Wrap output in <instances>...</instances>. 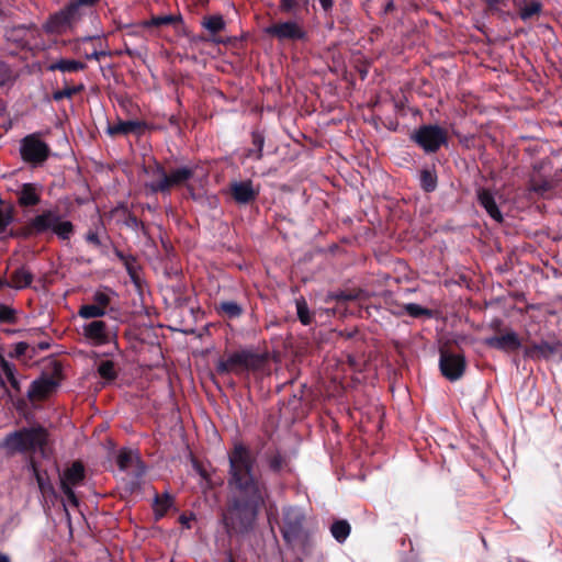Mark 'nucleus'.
Segmentation results:
<instances>
[{
	"mask_svg": "<svg viewBox=\"0 0 562 562\" xmlns=\"http://www.w3.org/2000/svg\"><path fill=\"white\" fill-rule=\"evenodd\" d=\"M105 56V53L104 52H98V50H94L92 52L91 54L87 55V58L88 59H95V60H100L101 57Z\"/></svg>",
	"mask_w": 562,
	"mask_h": 562,
	"instance_id": "56",
	"label": "nucleus"
},
{
	"mask_svg": "<svg viewBox=\"0 0 562 562\" xmlns=\"http://www.w3.org/2000/svg\"><path fill=\"white\" fill-rule=\"evenodd\" d=\"M82 18V12L77 11L70 3L66 4L59 11L50 14L44 23L43 29L47 34H65L68 30L79 22Z\"/></svg>",
	"mask_w": 562,
	"mask_h": 562,
	"instance_id": "9",
	"label": "nucleus"
},
{
	"mask_svg": "<svg viewBox=\"0 0 562 562\" xmlns=\"http://www.w3.org/2000/svg\"><path fill=\"white\" fill-rule=\"evenodd\" d=\"M14 221V207L12 205H5L0 199V234H4L8 231L10 224Z\"/></svg>",
	"mask_w": 562,
	"mask_h": 562,
	"instance_id": "37",
	"label": "nucleus"
},
{
	"mask_svg": "<svg viewBox=\"0 0 562 562\" xmlns=\"http://www.w3.org/2000/svg\"><path fill=\"white\" fill-rule=\"evenodd\" d=\"M29 344L25 342V341H20L18 344L14 345V349L13 351H10L9 352V357L10 358H21L22 356H24L29 349Z\"/></svg>",
	"mask_w": 562,
	"mask_h": 562,
	"instance_id": "50",
	"label": "nucleus"
},
{
	"mask_svg": "<svg viewBox=\"0 0 562 562\" xmlns=\"http://www.w3.org/2000/svg\"><path fill=\"white\" fill-rule=\"evenodd\" d=\"M19 321L18 311L7 304H0V324L14 325Z\"/></svg>",
	"mask_w": 562,
	"mask_h": 562,
	"instance_id": "43",
	"label": "nucleus"
},
{
	"mask_svg": "<svg viewBox=\"0 0 562 562\" xmlns=\"http://www.w3.org/2000/svg\"><path fill=\"white\" fill-rule=\"evenodd\" d=\"M439 353V369L441 374L451 382L460 380L467 368L464 355L450 351L447 348H440Z\"/></svg>",
	"mask_w": 562,
	"mask_h": 562,
	"instance_id": "12",
	"label": "nucleus"
},
{
	"mask_svg": "<svg viewBox=\"0 0 562 562\" xmlns=\"http://www.w3.org/2000/svg\"><path fill=\"white\" fill-rule=\"evenodd\" d=\"M303 19H292L283 22L273 23L266 29V33L280 42L283 41H305L307 32L301 25Z\"/></svg>",
	"mask_w": 562,
	"mask_h": 562,
	"instance_id": "13",
	"label": "nucleus"
},
{
	"mask_svg": "<svg viewBox=\"0 0 562 562\" xmlns=\"http://www.w3.org/2000/svg\"><path fill=\"white\" fill-rule=\"evenodd\" d=\"M57 387V382L52 376H41L34 380L27 391V397L33 400H45L48 397Z\"/></svg>",
	"mask_w": 562,
	"mask_h": 562,
	"instance_id": "24",
	"label": "nucleus"
},
{
	"mask_svg": "<svg viewBox=\"0 0 562 562\" xmlns=\"http://www.w3.org/2000/svg\"><path fill=\"white\" fill-rule=\"evenodd\" d=\"M542 11L543 4L538 0H532L519 9L518 15L524 22H527L535 16H539Z\"/></svg>",
	"mask_w": 562,
	"mask_h": 562,
	"instance_id": "35",
	"label": "nucleus"
},
{
	"mask_svg": "<svg viewBox=\"0 0 562 562\" xmlns=\"http://www.w3.org/2000/svg\"><path fill=\"white\" fill-rule=\"evenodd\" d=\"M479 204L486 211V213L497 223L503 222V214L498 209L493 193L485 188H480L476 191Z\"/></svg>",
	"mask_w": 562,
	"mask_h": 562,
	"instance_id": "26",
	"label": "nucleus"
},
{
	"mask_svg": "<svg viewBox=\"0 0 562 562\" xmlns=\"http://www.w3.org/2000/svg\"><path fill=\"white\" fill-rule=\"evenodd\" d=\"M34 280L33 272L25 266L14 269L8 279V288L23 290L29 288Z\"/></svg>",
	"mask_w": 562,
	"mask_h": 562,
	"instance_id": "27",
	"label": "nucleus"
},
{
	"mask_svg": "<svg viewBox=\"0 0 562 562\" xmlns=\"http://www.w3.org/2000/svg\"><path fill=\"white\" fill-rule=\"evenodd\" d=\"M126 269L127 274L130 276L131 280L134 283H137L139 281L138 276V266L136 257L133 255H128L125 261L122 262Z\"/></svg>",
	"mask_w": 562,
	"mask_h": 562,
	"instance_id": "47",
	"label": "nucleus"
},
{
	"mask_svg": "<svg viewBox=\"0 0 562 562\" xmlns=\"http://www.w3.org/2000/svg\"><path fill=\"white\" fill-rule=\"evenodd\" d=\"M7 237H8V238H19L18 229H13V228H11V229L8 232Z\"/></svg>",
	"mask_w": 562,
	"mask_h": 562,
	"instance_id": "60",
	"label": "nucleus"
},
{
	"mask_svg": "<svg viewBox=\"0 0 562 562\" xmlns=\"http://www.w3.org/2000/svg\"><path fill=\"white\" fill-rule=\"evenodd\" d=\"M147 127L146 122L138 120H130L123 121L121 119L117 120L114 124H109L106 128V133L111 137H115L117 135H130L136 134L142 135Z\"/></svg>",
	"mask_w": 562,
	"mask_h": 562,
	"instance_id": "21",
	"label": "nucleus"
},
{
	"mask_svg": "<svg viewBox=\"0 0 562 562\" xmlns=\"http://www.w3.org/2000/svg\"><path fill=\"white\" fill-rule=\"evenodd\" d=\"M79 316L86 319L98 318L105 315V311L95 304H86L79 308Z\"/></svg>",
	"mask_w": 562,
	"mask_h": 562,
	"instance_id": "45",
	"label": "nucleus"
},
{
	"mask_svg": "<svg viewBox=\"0 0 562 562\" xmlns=\"http://www.w3.org/2000/svg\"><path fill=\"white\" fill-rule=\"evenodd\" d=\"M11 79V70L9 66L0 60V87L4 86Z\"/></svg>",
	"mask_w": 562,
	"mask_h": 562,
	"instance_id": "51",
	"label": "nucleus"
},
{
	"mask_svg": "<svg viewBox=\"0 0 562 562\" xmlns=\"http://www.w3.org/2000/svg\"><path fill=\"white\" fill-rule=\"evenodd\" d=\"M114 255L116 256V258L123 262L125 261V259L127 258L128 255L124 254L122 250L117 249L116 247H114Z\"/></svg>",
	"mask_w": 562,
	"mask_h": 562,
	"instance_id": "57",
	"label": "nucleus"
},
{
	"mask_svg": "<svg viewBox=\"0 0 562 562\" xmlns=\"http://www.w3.org/2000/svg\"><path fill=\"white\" fill-rule=\"evenodd\" d=\"M20 154L25 162L38 166L48 159L50 148L37 134H31L22 139Z\"/></svg>",
	"mask_w": 562,
	"mask_h": 562,
	"instance_id": "11",
	"label": "nucleus"
},
{
	"mask_svg": "<svg viewBox=\"0 0 562 562\" xmlns=\"http://www.w3.org/2000/svg\"><path fill=\"white\" fill-rule=\"evenodd\" d=\"M558 182L553 178H547L541 175H533L528 182V190L539 198L549 199L552 196Z\"/></svg>",
	"mask_w": 562,
	"mask_h": 562,
	"instance_id": "22",
	"label": "nucleus"
},
{
	"mask_svg": "<svg viewBox=\"0 0 562 562\" xmlns=\"http://www.w3.org/2000/svg\"><path fill=\"white\" fill-rule=\"evenodd\" d=\"M76 227L69 220L53 209L43 210L31 217L26 224L18 228L19 238L27 239L52 233L61 241H68L75 235Z\"/></svg>",
	"mask_w": 562,
	"mask_h": 562,
	"instance_id": "3",
	"label": "nucleus"
},
{
	"mask_svg": "<svg viewBox=\"0 0 562 562\" xmlns=\"http://www.w3.org/2000/svg\"><path fill=\"white\" fill-rule=\"evenodd\" d=\"M229 193L235 203L246 205L256 201L259 195V189L254 187L250 179L233 181L229 184Z\"/></svg>",
	"mask_w": 562,
	"mask_h": 562,
	"instance_id": "17",
	"label": "nucleus"
},
{
	"mask_svg": "<svg viewBox=\"0 0 562 562\" xmlns=\"http://www.w3.org/2000/svg\"><path fill=\"white\" fill-rule=\"evenodd\" d=\"M503 326V321L501 318L492 319L490 327L496 333H501Z\"/></svg>",
	"mask_w": 562,
	"mask_h": 562,
	"instance_id": "55",
	"label": "nucleus"
},
{
	"mask_svg": "<svg viewBox=\"0 0 562 562\" xmlns=\"http://www.w3.org/2000/svg\"><path fill=\"white\" fill-rule=\"evenodd\" d=\"M263 460L268 470L273 475H281L290 467V459L278 447L267 449L263 453Z\"/></svg>",
	"mask_w": 562,
	"mask_h": 562,
	"instance_id": "19",
	"label": "nucleus"
},
{
	"mask_svg": "<svg viewBox=\"0 0 562 562\" xmlns=\"http://www.w3.org/2000/svg\"><path fill=\"white\" fill-rule=\"evenodd\" d=\"M190 519H191V518L187 517L186 515H181V516L179 517V522H180L181 525H184V526H187L188 528H190V525H189Z\"/></svg>",
	"mask_w": 562,
	"mask_h": 562,
	"instance_id": "58",
	"label": "nucleus"
},
{
	"mask_svg": "<svg viewBox=\"0 0 562 562\" xmlns=\"http://www.w3.org/2000/svg\"><path fill=\"white\" fill-rule=\"evenodd\" d=\"M484 345L504 352H514L521 348V340L514 330H508L502 335L486 337Z\"/></svg>",
	"mask_w": 562,
	"mask_h": 562,
	"instance_id": "18",
	"label": "nucleus"
},
{
	"mask_svg": "<svg viewBox=\"0 0 562 562\" xmlns=\"http://www.w3.org/2000/svg\"><path fill=\"white\" fill-rule=\"evenodd\" d=\"M524 357L532 360H549L554 357L562 359V341L554 338L553 340L530 342L524 348Z\"/></svg>",
	"mask_w": 562,
	"mask_h": 562,
	"instance_id": "14",
	"label": "nucleus"
},
{
	"mask_svg": "<svg viewBox=\"0 0 562 562\" xmlns=\"http://www.w3.org/2000/svg\"><path fill=\"white\" fill-rule=\"evenodd\" d=\"M350 531V524L345 519L335 520L330 526V533L339 543L345 542V540L349 537Z\"/></svg>",
	"mask_w": 562,
	"mask_h": 562,
	"instance_id": "34",
	"label": "nucleus"
},
{
	"mask_svg": "<svg viewBox=\"0 0 562 562\" xmlns=\"http://www.w3.org/2000/svg\"><path fill=\"white\" fill-rule=\"evenodd\" d=\"M48 431L41 425L23 427L8 434L0 447L8 456L15 453H33L37 449L42 452L47 443Z\"/></svg>",
	"mask_w": 562,
	"mask_h": 562,
	"instance_id": "5",
	"label": "nucleus"
},
{
	"mask_svg": "<svg viewBox=\"0 0 562 562\" xmlns=\"http://www.w3.org/2000/svg\"><path fill=\"white\" fill-rule=\"evenodd\" d=\"M83 335L94 346L106 345L111 341V331L105 322L92 321L83 326Z\"/></svg>",
	"mask_w": 562,
	"mask_h": 562,
	"instance_id": "20",
	"label": "nucleus"
},
{
	"mask_svg": "<svg viewBox=\"0 0 562 562\" xmlns=\"http://www.w3.org/2000/svg\"><path fill=\"white\" fill-rule=\"evenodd\" d=\"M85 477L83 464L80 461H75L60 476V485L66 484L67 486L76 487L82 484Z\"/></svg>",
	"mask_w": 562,
	"mask_h": 562,
	"instance_id": "28",
	"label": "nucleus"
},
{
	"mask_svg": "<svg viewBox=\"0 0 562 562\" xmlns=\"http://www.w3.org/2000/svg\"><path fill=\"white\" fill-rule=\"evenodd\" d=\"M60 490L64 493V495L66 496L67 501L72 506H75V507L79 506V499L77 498L72 486H67L66 484H61Z\"/></svg>",
	"mask_w": 562,
	"mask_h": 562,
	"instance_id": "49",
	"label": "nucleus"
},
{
	"mask_svg": "<svg viewBox=\"0 0 562 562\" xmlns=\"http://www.w3.org/2000/svg\"><path fill=\"white\" fill-rule=\"evenodd\" d=\"M196 169V165H184L167 170L161 162L153 158L151 164H149L144 170L154 179L146 182L145 188L151 194L160 193L162 195H170L173 189L179 188H186L193 191V187L190 184V181L193 179Z\"/></svg>",
	"mask_w": 562,
	"mask_h": 562,
	"instance_id": "2",
	"label": "nucleus"
},
{
	"mask_svg": "<svg viewBox=\"0 0 562 562\" xmlns=\"http://www.w3.org/2000/svg\"><path fill=\"white\" fill-rule=\"evenodd\" d=\"M411 140L420 147L426 154H435L441 147H448V131L438 124H423L416 128Z\"/></svg>",
	"mask_w": 562,
	"mask_h": 562,
	"instance_id": "8",
	"label": "nucleus"
},
{
	"mask_svg": "<svg viewBox=\"0 0 562 562\" xmlns=\"http://www.w3.org/2000/svg\"><path fill=\"white\" fill-rule=\"evenodd\" d=\"M76 227L69 220L53 209L43 210L31 217L26 224L18 228L19 238L27 239L52 233L61 241H68L75 235Z\"/></svg>",
	"mask_w": 562,
	"mask_h": 562,
	"instance_id": "4",
	"label": "nucleus"
},
{
	"mask_svg": "<svg viewBox=\"0 0 562 562\" xmlns=\"http://www.w3.org/2000/svg\"><path fill=\"white\" fill-rule=\"evenodd\" d=\"M134 461V453L131 449L123 448L120 450L116 458V463L121 471H126L130 469Z\"/></svg>",
	"mask_w": 562,
	"mask_h": 562,
	"instance_id": "44",
	"label": "nucleus"
},
{
	"mask_svg": "<svg viewBox=\"0 0 562 562\" xmlns=\"http://www.w3.org/2000/svg\"><path fill=\"white\" fill-rule=\"evenodd\" d=\"M403 310L406 314L414 318L427 317L431 318L434 316V311L427 307H423L416 303H407L403 306Z\"/></svg>",
	"mask_w": 562,
	"mask_h": 562,
	"instance_id": "40",
	"label": "nucleus"
},
{
	"mask_svg": "<svg viewBox=\"0 0 562 562\" xmlns=\"http://www.w3.org/2000/svg\"><path fill=\"white\" fill-rule=\"evenodd\" d=\"M99 375L106 381H114L117 378L115 364L112 360H104L98 367Z\"/></svg>",
	"mask_w": 562,
	"mask_h": 562,
	"instance_id": "41",
	"label": "nucleus"
},
{
	"mask_svg": "<svg viewBox=\"0 0 562 562\" xmlns=\"http://www.w3.org/2000/svg\"><path fill=\"white\" fill-rule=\"evenodd\" d=\"M305 515L297 507H288L283 510L281 535L290 547L303 546L310 539V531L304 526Z\"/></svg>",
	"mask_w": 562,
	"mask_h": 562,
	"instance_id": "6",
	"label": "nucleus"
},
{
	"mask_svg": "<svg viewBox=\"0 0 562 562\" xmlns=\"http://www.w3.org/2000/svg\"><path fill=\"white\" fill-rule=\"evenodd\" d=\"M99 2L100 0H74L69 3L74 5L77 11H81L82 7H94Z\"/></svg>",
	"mask_w": 562,
	"mask_h": 562,
	"instance_id": "52",
	"label": "nucleus"
},
{
	"mask_svg": "<svg viewBox=\"0 0 562 562\" xmlns=\"http://www.w3.org/2000/svg\"><path fill=\"white\" fill-rule=\"evenodd\" d=\"M172 504L173 497L170 494L164 493L162 495H157L155 498V514L157 518L165 516Z\"/></svg>",
	"mask_w": 562,
	"mask_h": 562,
	"instance_id": "39",
	"label": "nucleus"
},
{
	"mask_svg": "<svg viewBox=\"0 0 562 562\" xmlns=\"http://www.w3.org/2000/svg\"><path fill=\"white\" fill-rule=\"evenodd\" d=\"M8 288V279L0 278V289Z\"/></svg>",
	"mask_w": 562,
	"mask_h": 562,
	"instance_id": "62",
	"label": "nucleus"
},
{
	"mask_svg": "<svg viewBox=\"0 0 562 562\" xmlns=\"http://www.w3.org/2000/svg\"><path fill=\"white\" fill-rule=\"evenodd\" d=\"M49 347H50V344L47 341H41L37 345V349H40V350H47V349H49Z\"/></svg>",
	"mask_w": 562,
	"mask_h": 562,
	"instance_id": "59",
	"label": "nucleus"
},
{
	"mask_svg": "<svg viewBox=\"0 0 562 562\" xmlns=\"http://www.w3.org/2000/svg\"><path fill=\"white\" fill-rule=\"evenodd\" d=\"M251 144L252 147L248 148L245 154L244 158H252L255 160H261L262 158V150L265 146V135L259 130H254L251 132Z\"/></svg>",
	"mask_w": 562,
	"mask_h": 562,
	"instance_id": "31",
	"label": "nucleus"
},
{
	"mask_svg": "<svg viewBox=\"0 0 562 562\" xmlns=\"http://www.w3.org/2000/svg\"><path fill=\"white\" fill-rule=\"evenodd\" d=\"M65 87L59 90H55L52 93V99L56 102L61 101L63 99H72L75 95L85 91V85L79 83L77 86H68L66 79L64 80Z\"/></svg>",
	"mask_w": 562,
	"mask_h": 562,
	"instance_id": "33",
	"label": "nucleus"
},
{
	"mask_svg": "<svg viewBox=\"0 0 562 562\" xmlns=\"http://www.w3.org/2000/svg\"><path fill=\"white\" fill-rule=\"evenodd\" d=\"M182 23L181 14H166V15H151L150 19L139 22V26L149 32L151 35H156L158 30L164 26H176Z\"/></svg>",
	"mask_w": 562,
	"mask_h": 562,
	"instance_id": "23",
	"label": "nucleus"
},
{
	"mask_svg": "<svg viewBox=\"0 0 562 562\" xmlns=\"http://www.w3.org/2000/svg\"><path fill=\"white\" fill-rule=\"evenodd\" d=\"M296 314L300 319V322L307 326L312 323L313 316L310 312V308L307 306V303L304 297L297 299L296 302Z\"/></svg>",
	"mask_w": 562,
	"mask_h": 562,
	"instance_id": "42",
	"label": "nucleus"
},
{
	"mask_svg": "<svg viewBox=\"0 0 562 562\" xmlns=\"http://www.w3.org/2000/svg\"><path fill=\"white\" fill-rule=\"evenodd\" d=\"M488 11L497 12L499 11V5L505 2V0H484Z\"/></svg>",
	"mask_w": 562,
	"mask_h": 562,
	"instance_id": "53",
	"label": "nucleus"
},
{
	"mask_svg": "<svg viewBox=\"0 0 562 562\" xmlns=\"http://www.w3.org/2000/svg\"><path fill=\"white\" fill-rule=\"evenodd\" d=\"M16 203L21 209H31L42 202L43 186L36 182H25L14 191Z\"/></svg>",
	"mask_w": 562,
	"mask_h": 562,
	"instance_id": "16",
	"label": "nucleus"
},
{
	"mask_svg": "<svg viewBox=\"0 0 562 562\" xmlns=\"http://www.w3.org/2000/svg\"><path fill=\"white\" fill-rule=\"evenodd\" d=\"M86 68H87V65L80 60L65 59V58H61L55 63H52L47 67V69L49 71L59 70L61 72H77L80 70H85Z\"/></svg>",
	"mask_w": 562,
	"mask_h": 562,
	"instance_id": "32",
	"label": "nucleus"
},
{
	"mask_svg": "<svg viewBox=\"0 0 562 562\" xmlns=\"http://www.w3.org/2000/svg\"><path fill=\"white\" fill-rule=\"evenodd\" d=\"M215 311L221 317L226 319L239 318L245 313V308L241 304L231 300L216 303Z\"/></svg>",
	"mask_w": 562,
	"mask_h": 562,
	"instance_id": "29",
	"label": "nucleus"
},
{
	"mask_svg": "<svg viewBox=\"0 0 562 562\" xmlns=\"http://www.w3.org/2000/svg\"><path fill=\"white\" fill-rule=\"evenodd\" d=\"M315 0H278V10L281 14L292 19H303L310 13V8L314 5ZM325 16H330L335 0H318Z\"/></svg>",
	"mask_w": 562,
	"mask_h": 562,
	"instance_id": "10",
	"label": "nucleus"
},
{
	"mask_svg": "<svg viewBox=\"0 0 562 562\" xmlns=\"http://www.w3.org/2000/svg\"><path fill=\"white\" fill-rule=\"evenodd\" d=\"M419 180H420V188L425 192L430 193V192H434L437 189L438 177H437V173H436L435 169H432V170H430V169H423L420 171Z\"/></svg>",
	"mask_w": 562,
	"mask_h": 562,
	"instance_id": "36",
	"label": "nucleus"
},
{
	"mask_svg": "<svg viewBox=\"0 0 562 562\" xmlns=\"http://www.w3.org/2000/svg\"><path fill=\"white\" fill-rule=\"evenodd\" d=\"M0 562H10V560L5 554L0 553Z\"/></svg>",
	"mask_w": 562,
	"mask_h": 562,
	"instance_id": "63",
	"label": "nucleus"
},
{
	"mask_svg": "<svg viewBox=\"0 0 562 562\" xmlns=\"http://www.w3.org/2000/svg\"><path fill=\"white\" fill-rule=\"evenodd\" d=\"M395 9H396V5H395L394 1H393V0H389V1L384 4V7H383V9H382V11H381V15H387V14H390V13L394 12V11H395Z\"/></svg>",
	"mask_w": 562,
	"mask_h": 562,
	"instance_id": "54",
	"label": "nucleus"
},
{
	"mask_svg": "<svg viewBox=\"0 0 562 562\" xmlns=\"http://www.w3.org/2000/svg\"><path fill=\"white\" fill-rule=\"evenodd\" d=\"M92 300H93V304L100 306L104 311L106 310L108 305L111 302V299H110L109 294L105 293L104 291H97L93 294Z\"/></svg>",
	"mask_w": 562,
	"mask_h": 562,
	"instance_id": "48",
	"label": "nucleus"
},
{
	"mask_svg": "<svg viewBox=\"0 0 562 562\" xmlns=\"http://www.w3.org/2000/svg\"><path fill=\"white\" fill-rule=\"evenodd\" d=\"M227 485L232 493L225 525L238 533L250 531L266 504L268 487L257 468V460L248 446L234 442L227 453Z\"/></svg>",
	"mask_w": 562,
	"mask_h": 562,
	"instance_id": "1",
	"label": "nucleus"
},
{
	"mask_svg": "<svg viewBox=\"0 0 562 562\" xmlns=\"http://www.w3.org/2000/svg\"><path fill=\"white\" fill-rule=\"evenodd\" d=\"M265 360L263 356L248 349H243L231 353L227 359H220L216 363V372L224 375L231 372L255 371L263 366Z\"/></svg>",
	"mask_w": 562,
	"mask_h": 562,
	"instance_id": "7",
	"label": "nucleus"
},
{
	"mask_svg": "<svg viewBox=\"0 0 562 562\" xmlns=\"http://www.w3.org/2000/svg\"><path fill=\"white\" fill-rule=\"evenodd\" d=\"M26 468L29 471L32 472L34 479L36 480L38 490L43 498H56L57 494L54 484L50 480V476L48 474V471L46 469H43L32 454L27 459Z\"/></svg>",
	"mask_w": 562,
	"mask_h": 562,
	"instance_id": "15",
	"label": "nucleus"
},
{
	"mask_svg": "<svg viewBox=\"0 0 562 562\" xmlns=\"http://www.w3.org/2000/svg\"><path fill=\"white\" fill-rule=\"evenodd\" d=\"M198 472L199 474L203 477V479H207L209 477V474L206 472V470L202 469V468H198Z\"/></svg>",
	"mask_w": 562,
	"mask_h": 562,
	"instance_id": "61",
	"label": "nucleus"
},
{
	"mask_svg": "<svg viewBox=\"0 0 562 562\" xmlns=\"http://www.w3.org/2000/svg\"><path fill=\"white\" fill-rule=\"evenodd\" d=\"M363 296L364 291L361 289H347L328 293L327 301H335L337 304H344L346 302L359 301Z\"/></svg>",
	"mask_w": 562,
	"mask_h": 562,
	"instance_id": "30",
	"label": "nucleus"
},
{
	"mask_svg": "<svg viewBox=\"0 0 562 562\" xmlns=\"http://www.w3.org/2000/svg\"><path fill=\"white\" fill-rule=\"evenodd\" d=\"M36 33L35 25H18L5 31L8 41L16 44L20 48H26L31 45V40L34 38Z\"/></svg>",
	"mask_w": 562,
	"mask_h": 562,
	"instance_id": "25",
	"label": "nucleus"
},
{
	"mask_svg": "<svg viewBox=\"0 0 562 562\" xmlns=\"http://www.w3.org/2000/svg\"><path fill=\"white\" fill-rule=\"evenodd\" d=\"M85 240L87 244L100 249L102 254H106V245L102 241L97 229L90 228L85 235Z\"/></svg>",
	"mask_w": 562,
	"mask_h": 562,
	"instance_id": "46",
	"label": "nucleus"
},
{
	"mask_svg": "<svg viewBox=\"0 0 562 562\" xmlns=\"http://www.w3.org/2000/svg\"><path fill=\"white\" fill-rule=\"evenodd\" d=\"M202 26L212 34H217L225 29V21L220 14L209 15L203 19Z\"/></svg>",
	"mask_w": 562,
	"mask_h": 562,
	"instance_id": "38",
	"label": "nucleus"
},
{
	"mask_svg": "<svg viewBox=\"0 0 562 562\" xmlns=\"http://www.w3.org/2000/svg\"><path fill=\"white\" fill-rule=\"evenodd\" d=\"M327 27H328L329 30H333V29H334V21H333V20H330V21H328V22H327Z\"/></svg>",
	"mask_w": 562,
	"mask_h": 562,
	"instance_id": "64",
	"label": "nucleus"
}]
</instances>
